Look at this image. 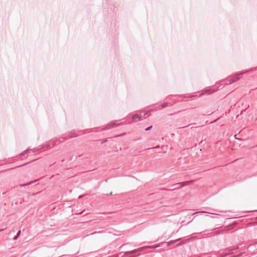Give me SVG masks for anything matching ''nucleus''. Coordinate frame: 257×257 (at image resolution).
Returning a JSON list of instances; mask_svg holds the SVG:
<instances>
[{
	"mask_svg": "<svg viewBox=\"0 0 257 257\" xmlns=\"http://www.w3.org/2000/svg\"><path fill=\"white\" fill-rule=\"evenodd\" d=\"M21 231H19L17 234V235L15 237V239H17V237L20 235Z\"/></svg>",
	"mask_w": 257,
	"mask_h": 257,
	"instance_id": "obj_3",
	"label": "nucleus"
},
{
	"mask_svg": "<svg viewBox=\"0 0 257 257\" xmlns=\"http://www.w3.org/2000/svg\"><path fill=\"white\" fill-rule=\"evenodd\" d=\"M191 181H186L182 183H179L177 184H176V186H177V188H179L181 187H182L186 185H188L190 184Z\"/></svg>",
	"mask_w": 257,
	"mask_h": 257,
	"instance_id": "obj_1",
	"label": "nucleus"
},
{
	"mask_svg": "<svg viewBox=\"0 0 257 257\" xmlns=\"http://www.w3.org/2000/svg\"><path fill=\"white\" fill-rule=\"evenodd\" d=\"M141 119V116L139 114H134L132 116V120L134 121H138Z\"/></svg>",
	"mask_w": 257,
	"mask_h": 257,
	"instance_id": "obj_2",
	"label": "nucleus"
},
{
	"mask_svg": "<svg viewBox=\"0 0 257 257\" xmlns=\"http://www.w3.org/2000/svg\"><path fill=\"white\" fill-rule=\"evenodd\" d=\"M237 79H238V78H235V80H234V81H236V80H237Z\"/></svg>",
	"mask_w": 257,
	"mask_h": 257,
	"instance_id": "obj_5",
	"label": "nucleus"
},
{
	"mask_svg": "<svg viewBox=\"0 0 257 257\" xmlns=\"http://www.w3.org/2000/svg\"><path fill=\"white\" fill-rule=\"evenodd\" d=\"M151 127H152V126H150V127H147V128L146 129V131H149V130Z\"/></svg>",
	"mask_w": 257,
	"mask_h": 257,
	"instance_id": "obj_4",
	"label": "nucleus"
}]
</instances>
